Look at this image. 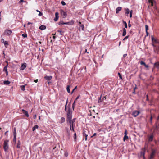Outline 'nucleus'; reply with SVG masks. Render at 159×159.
Returning <instances> with one entry per match:
<instances>
[{
  "label": "nucleus",
  "instance_id": "nucleus-27",
  "mask_svg": "<svg viewBox=\"0 0 159 159\" xmlns=\"http://www.w3.org/2000/svg\"><path fill=\"white\" fill-rule=\"evenodd\" d=\"M7 66H8V64H7V65L5 66L4 67V69H3V71H7Z\"/></svg>",
  "mask_w": 159,
  "mask_h": 159
},
{
  "label": "nucleus",
  "instance_id": "nucleus-26",
  "mask_svg": "<svg viewBox=\"0 0 159 159\" xmlns=\"http://www.w3.org/2000/svg\"><path fill=\"white\" fill-rule=\"evenodd\" d=\"M66 89L67 92L68 93H70V86L69 85H67L66 88Z\"/></svg>",
  "mask_w": 159,
  "mask_h": 159
},
{
  "label": "nucleus",
  "instance_id": "nucleus-17",
  "mask_svg": "<svg viewBox=\"0 0 159 159\" xmlns=\"http://www.w3.org/2000/svg\"><path fill=\"white\" fill-rule=\"evenodd\" d=\"M126 30L125 28H124L123 29V34H122V36H125L126 34Z\"/></svg>",
  "mask_w": 159,
  "mask_h": 159
},
{
  "label": "nucleus",
  "instance_id": "nucleus-64",
  "mask_svg": "<svg viewBox=\"0 0 159 159\" xmlns=\"http://www.w3.org/2000/svg\"><path fill=\"white\" fill-rule=\"evenodd\" d=\"M127 56V54H124L123 55V57L124 58L125 57Z\"/></svg>",
  "mask_w": 159,
  "mask_h": 159
},
{
  "label": "nucleus",
  "instance_id": "nucleus-53",
  "mask_svg": "<svg viewBox=\"0 0 159 159\" xmlns=\"http://www.w3.org/2000/svg\"><path fill=\"white\" fill-rule=\"evenodd\" d=\"M130 22V21H129V24H128V26L129 27H130L131 26V25L129 24Z\"/></svg>",
  "mask_w": 159,
  "mask_h": 159
},
{
  "label": "nucleus",
  "instance_id": "nucleus-52",
  "mask_svg": "<svg viewBox=\"0 0 159 159\" xmlns=\"http://www.w3.org/2000/svg\"><path fill=\"white\" fill-rule=\"evenodd\" d=\"M152 116H151L150 117V122L151 123H152Z\"/></svg>",
  "mask_w": 159,
  "mask_h": 159
},
{
  "label": "nucleus",
  "instance_id": "nucleus-19",
  "mask_svg": "<svg viewBox=\"0 0 159 159\" xmlns=\"http://www.w3.org/2000/svg\"><path fill=\"white\" fill-rule=\"evenodd\" d=\"M148 1L149 3L151 4V5L152 6H153V2H155L154 0H148Z\"/></svg>",
  "mask_w": 159,
  "mask_h": 159
},
{
  "label": "nucleus",
  "instance_id": "nucleus-45",
  "mask_svg": "<svg viewBox=\"0 0 159 159\" xmlns=\"http://www.w3.org/2000/svg\"><path fill=\"white\" fill-rule=\"evenodd\" d=\"M66 130H67V133L68 134H70V131L67 128H66Z\"/></svg>",
  "mask_w": 159,
  "mask_h": 159
},
{
  "label": "nucleus",
  "instance_id": "nucleus-2",
  "mask_svg": "<svg viewBox=\"0 0 159 159\" xmlns=\"http://www.w3.org/2000/svg\"><path fill=\"white\" fill-rule=\"evenodd\" d=\"M3 148L5 152L7 151L8 149V141L7 140H5L4 141Z\"/></svg>",
  "mask_w": 159,
  "mask_h": 159
},
{
  "label": "nucleus",
  "instance_id": "nucleus-59",
  "mask_svg": "<svg viewBox=\"0 0 159 159\" xmlns=\"http://www.w3.org/2000/svg\"><path fill=\"white\" fill-rule=\"evenodd\" d=\"M38 79H36V80H34V81L35 83H37L38 82Z\"/></svg>",
  "mask_w": 159,
  "mask_h": 159
},
{
  "label": "nucleus",
  "instance_id": "nucleus-6",
  "mask_svg": "<svg viewBox=\"0 0 159 159\" xmlns=\"http://www.w3.org/2000/svg\"><path fill=\"white\" fill-rule=\"evenodd\" d=\"M60 12H61V15L63 17H64V18L66 17L67 16V14H66V13L63 10H62V9L61 10Z\"/></svg>",
  "mask_w": 159,
  "mask_h": 159
},
{
  "label": "nucleus",
  "instance_id": "nucleus-39",
  "mask_svg": "<svg viewBox=\"0 0 159 159\" xmlns=\"http://www.w3.org/2000/svg\"><path fill=\"white\" fill-rule=\"evenodd\" d=\"M145 30H146V31H148V26L147 25H145Z\"/></svg>",
  "mask_w": 159,
  "mask_h": 159
},
{
  "label": "nucleus",
  "instance_id": "nucleus-18",
  "mask_svg": "<svg viewBox=\"0 0 159 159\" xmlns=\"http://www.w3.org/2000/svg\"><path fill=\"white\" fill-rule=\"evenodd\" d=\"M106 98H107V96H104L102 98L101 101H100V102H104L106 100Z\"/></svg>",
  "mask_w": 159,
  "mask_h": 159
},
{
  "label": "nucleus",
  "instance_id": "nucleus-28",
  "mask_svg": "<svg viewBox=\"0 0 159 159\" xmlns=\"http://www.w3.org/2000/svg\"><path fill=\"white\" fill-rule=\"evenodd\" d=\"M128 139V137L127 136L125 135L123 138V140L125 141V140H127Z\"/></svg>",
  "mask_w": 159,
  "mask_h": 159
},
{
  "label": "nucleus",
  "instance_id": "nucleus-57",
  "mask_svg": "<svg viewBox=\"0 0 159 159\" xmlns=\"http://www.w3.org/2000/svg\"><path fill=\"white\" fill-rule=\"evenodd\" d=\"M24 1L23 0H20V1H19V3H21L22 2H24Z\"/></svg>",
  "mask_w": 159,
  "mask_h": 159
},
{
  "label": "nucleus",
  "instance_id": "nucleus-8",
  "mask_svg": "<svg viewBox=\"0 0 159 159\" xmlns=\"http://www.w3.org/2000/svg\"><path fill=\"white\" fill-rule=\"evenodd\" d=\"M26 67V64L25 63H24L21 64L20 67V69L22 70H24Z\"/></svg>",
  "mask_w": 159,
  "mask_h": 159
},
{
  "label": "nucleus",
  "instance_id": "nucleus-16",
  "mask_svg": "<svg viewBox=\"0 0 159 159\" xmlns=\"http://www.w3.org/2000/svg\"><path fill=\"white\" fill-rule=\"evenodd\" d=\"M21 143L20 140H18L17 142V144L16 146V148H19L20 147Z\"/></svg>",
  "mask_w": 159,
  "mask_h": 159
},
{
  "label": "nucleus",
  "instance_id": "nucleus-13",
  "mask_svg": "<svg viewBox=\"0 0 159 159\" xmlns=\"http://www.w3.org/2000/svg\"><path fill=\"white\" fill-rule=\"evenodd\" d=\"M46 28V26L44 25H41L40 26L39 28V29H40L41 30H43L45 29Z\"/></svg>",
  "mask_w": 159,
  "mask_h": 159
},
{
  "label": "nucleus",
  "instance_id": "nucleus-9",
  "mask_svg": "<svg viewBox=\"0 0 159 159\" xmlns=\"http://www.w3.org/2000/svg\"><path fill=\"white\" fill-rule=\"evenodd\" d=\"M58 14H59L57 12L55 13V17L54 19V20L55 21H57L58 20L59 18Z\"/></svg>",
  "mask_w": 159,
  "mask_h": 159
},
{
  "label": "nucleus",
  "instance_id": "nucleus-33",
  "mask_svg": "<svg viewBox=\"0 0 159 159\" xmlns=\"http://www.w3.org/2000/svg\"><path fill=\"white\" fill-rule=\"evenodd\" d=\"M83 135L85 137V140L86 141L87 139V137L88 136V135H87L86 134H85V133L84 132L83 133Z\"/></svg>",
  "mask_w": 159,
  "mask_h": 159
},
{
  "label": "nucleus",
  "instance_id": "nucleus-43",
  "mask_svg": "<svg viewBox=\"0 0 159 159\" xmlns=\"http://www.w3.org/2000/svg\"><path fill=\"white\" fill-rule=\"evenodd\" d=\"M129 36L127 35L126 36H125L123 39V40H125L126 39H127L129 38Z\"/></svg>",
  "mask_w": 159,
  "mask_h": 159
},
{
  "label": "nucleus",
  "instance_id": "nucleus-58",
  "mask_svg": "<svg viewBox=\"0 0 159 159\" xmlns=\"http://www.w3.org/2000/svg\"><path fill=\"white\" fill-rule=\"evenodd\" d=\"M146 36H148L149 34L148 33V31H146Z\"/></svg>",
  "mask_w": 159,
  "mask_h": 159
},
{
  "label": "nucleus",
  "instance_id": "nucleus-46",
  "mask_svg": "<svg viewBox=\"0 0 159 159\" xmlns=\"http://www.w3.org/2000/svg\"><path fill=\"white\" fill-rule=\"evenodd\" d=\"M75 118H74L73 119H71V122L72 123H74L75 121Z\"/></svg>",
  "mask_w": 159,
  "mask_h": 159
},
{
  "label": "nucleus",
  "instance_id": "nucleus-60",
  "mask_svg": "<svg viewBox=\"0 0 159 159\" xmlns=\"http://www.w3.org/2000/svg\"><path fill=\"white\" fill-rule=\"evenodd\" d=\"M52 35H53V38L55 39L56 38V37L55 36V34H53Z\"/></svg>",
  "mask_w": 159,
  "mask_h": 159
},
{
  "label": "nucleus",
  "instance_id": "nucleus-25",
  "mask_svg": "<svg viewBox=\"0 0 159 159\" xmlns=\"http://www.w3.org/2000/svg\"><path fill=\"white\" fill-rule=\"evenodd\" d=\"M125 11L126 14H129L130 13L129 10L127 8L125 9Z\"/></svg>",
  "mask_w": 159,
  "mask_h": 159
},
{
  "label": "nucleus",
  "instance_id": "nucleus-51",
  "mask_svg": "<svg viewBox=\"0 0 159 159\" xmlns=\"http://www.w3.org/2000/svg\"><path fill=\"white\" fill-rule=\"evenodd\" d=\"M70 22H66V23H65V25H70Z\"/></svg>",
  "mask_w": 159,
  "mask_h": 159
},
{
  "label": "nucleus",
  "instance_id": "nucleus-32",
  "mask_svg": "<svg viewBox=\"0 0 159 159\" xmlns=\"http://www.w3.org/2000/svg\"><path fill=\"white\" fill-rule=\"evenodd\" d=\"M65 121V119L64 117H62L61 118V123H64Z\"/></svg>",
  "mask_w": 159,
  "mask_h": 159
},
{
  "label": "nucleus",
  "instance_id": "nucleus-23",
  "mask_svg": "<svg viewBox=\"0 0 159 159\" xmlns=\"http://www.w3.org/2000/svg\"><path fill=\"white\" fill-rule=\"evenodd\" d=\"M154 66L158 68H159V62L155 63Z\"/></svg>",
  "mask_w": 159,
  "mask_h": 159
},
{
  "label": "nucleus",
  "instance_id": "nucleus-35",
  "mask_svg": "<svg viewBox=\"0 0 159 159\" xmlns=\"http://www.w3.org/2000/svg\"><path fill=\"white\" fill-rule=\"evenodd\" d=\"M21 90L22 91H24L25 90V85H22L21 86Z\"/></svg>",
  "mask_w": 159,
  "mask_h": 159
},
{
  "label": "nucleus",
  "instance_id": "nucleus-47",
  "mask_svg": "<svg viewBox=\"0 0 159 159\" xmlns=\"http://www.w3.org/2000/svg\"><path fill=\"white\" fill-rule=\"evenodd\" d=\"M70 129L71 131H74V129L73 128V127H70Z\"/></svg>",
  "mask_w": 159,
  "mask_h": 159
},
{
  "label": "nucleus",
  "instance_id": "nucleus-20",
  "mask_svg": "<svg viewBox=\"0 0 159 159\" xmlns=\"http://www.w3.org/2000/svg\"><path fill=\"white\" fill-rule=\"evenodd\" d=\"M3 83L7 85L10 83V82L8 80H5L4 81Z\"/></svg>",
  "mask_w": 159,
  "mask_h": 159
},
{
  "label": "nucleus",
  "instance_id": "nucleus-11",
  "mask_svg": "<svg viewBox=\"0 0 159 159\" xmlns=\"http://www.w3.org/2000/svg\"><path fill=\"white\" fill-rule=\"evenodd\" d=\"M22 111L23 114H24L27 117H28L29 115L28 112V111L25 110L24 109H22Z\"/></svg>",
  "mask_w": 159,
  "mask_h": 159
},
{
  "label": "nucleus",
  "instance_id": "nucleus-44",
  "mask_svg": "<svg viewBox=\"0 0 159 159\" xmlns=\"http://www.w3.org/2000/svg\"><path fill=\"white\" fill-rule=\"evenodd\" d=\"M22 35L23 37L24 38L27 37V35L26 34H22Z\"/></svg>",
  "mask_w": 159,
  "mask_h": 159
},
{
  "label": "nucleus",
  "instance_id": "nucleus-29",
  "mask_svg": "<svg viewBox=\"0 0 159 159\" xmlns=\"http://www.w3.org/2000/svg\"><path fill=\"white\" fill-rule=\"evenodd\" d=\"M68 124H69L70 126L71 127H74V123H72L71 122V121H70V122H68Z\"/></svg>",
  "mask_w": 159,
  "mask_h": 159
},
{
  "label": "nucleus",
  "instance_id": "nucleus-42",
  "mask_svg": "<svg viewBox=\"0 0 159 159\" xmlns=\"http://www.w3.org/2000/svg\"><path fill=\"white\" fill-rule=\"evenodd\" d=\"M62 31V30H58L57 31V32L59 33V34L60 35H62V34L61 33Z\"/></svg>",
  "mask_w": 159,
  "mask_h": 159
},
{
  "label": "nucleus",
  "instance_id": "nucleus-7",
  "mask_svg": "<svg viewBox=\"0 0 159 159\" xmlns=\"http://www.w3.org/2000/svg\"><path fill=\"white\" fill-rule=\"evenodd\" d=\"M155 153L156 152L155 150H152V153L150 155V156L149 159H152L153 158L155 154Z\"/></svg>",
  "mask_w": 159,
  "mask_h": 159
},
{
  "label": "nucleus",
  "instance_id": "nucleus-56",
  "mask_svg": "<svg viewBox=\"0 0 159 159\" xmlns=\"http://www.w3.org/2000/svg\"><path fill=\"white\" fill-rule=\"evenodd\" d=\"M5 41H4V39H1V42L2 43H3L5 42Z\"/></svg>",
  "mask_w": 159,
  "mask_h": 159
},
{
  "label": "nucleus",
  "instance_id": "nucleus-54",
  "mask_svg": "<svg viewBox=\"0 0 159 159\" xmlns=\"http://www.w3.org/2000/svg\"><path fill=\"white\" fill-rule=\"evenodd\" d=\"M96 133H94L93 134V135L92 136H91V137L92 138V137H93V136H95L96 135Z\"/></svg>",
  "mask_w": 159,
  "mask_h": 159
},
{
  "label": "nucleus",
  "instance_id": "nucleus-21",
  "mask_svg": "<svg viewBox=\"0 0 159 159\" xmlns=\"http://www.w3.org/2000/svg\"><path fill=\"white\" fill-rule=\"evenodd\" d=\"M153 135H151L149 138L148 141H152L153 140Z\"/></svg>",
  "mask_w": 159,
  "mask_h": 159
},
{
  "label": "nucleus",
  "instance_id": "nucleus-41",
  "mask_svg": "<svg viewBox=\"0 0 159 159\" xmlns=\"http://www.w3.org/2000/svg\"><path fill=\"white\" fill-rule=\"evenodd\" d=\"M77 86H76L75 87V88L73 89L72 91V92H71V94H72V93H73V92H74V90L76 89L77 88Z\"/></svg>",
  "mask_w": 159,
  "mask_h": 159
},
{
  "label": "nucleus",
  "instance_id": "nucleus-50",
  "mask_svg": "<svg viewBox=\"0 0 159 159\" xmlns=\"http://www.w3.org/2000/svg\"><path fill=\"white\" fill-rule=\"evenodd\" d=\"M43 15V14L42 12H39V13L38 15L39 16H41Z\"/></svg>",
  "mask_w": 159,
  "mask_h": 159
},
{
  "label": "nucleus",
  "instance_id": "nucleus-14",
  "mask_svg": "<svg viewBox=\"0 0 159 159\" xmlns=\"http://www.w3.org/2000/svg\"><path fill=\"white\" fill-rule=\"evenodd\" d=\"M141 65H144V66L148 68V66L147 65H146L145 63L143 61H141L140 62Z\"/></svg>",
  "mask_w": 159,
  "mask_h": 159
},
{
  "label": "nucleus",
  "instance_id": "nucleus-49",
  "mask_svg": "<svg viewBox=\"0 0 159 159\" xmlns=\"http://www.w3.org/2000/svg\"><path fill=\"white\" fill-rule=\"evenodd\" d=\"M102 97V95H101L100 97L99 98V100H98V102L99 103L100 102V101H101V98Z\"/></svg>",
  "mask_w": 159,
  "mask_h": 159
},
{
  "label": "nucleus",
  "instance_id": "nucleus-37",
  "mask_svg": "<svg viewBox=\"0 0 159 159\" xmlns=\"http://www.w3.org/2000/svg\"><path fill=\"white\" fill-rule=\"evenodd\" d=\"M59 25H65V23L63 21H61L59 22Z\"/></svg>",
  "mask_w": 159,
  "mask_h": 159
},
{
  "label": "nucleus",
  "instance_id": "nucleus-36",
  "mask_svg": "<svg viewBox=\"0 0 159 159\" xmlns=\"http://www.w3.org/2000/svg\"><path fill=\"white\" fill-rule=\"evenodd\" d=\"M123 22L124 24V25H125V28H127V24L126 22L125 21H123Z\"/></svg>",
  "mask_w": 159,
  "mask_h": 159
},
{
  "label": "nucleus",
  "instance_id": "nucleus-55",
  "mask_svg": "<svg viewBox=\"0 0 159 159\" xmlns=\"http://www.w3.org/2000/svg\"><path fill=\"white\" fill-rule=\"evenodd\" d=\"M36 117H37V116L36 115H34V116H33V118L34 119H35L36 118Z\"/></svg>",
  "mask_w": 159,
  "mask_h": 159
},
{
  "label": "nucleus",
  "instance_id": "nucleus-34",
  "mask_svg": "<svg viewBox=\"0 0 159 159\" xmlns=\"http://www.w3.org/2000/svg\"><path fill=\"white\" fill-rule=\"evenodd\" d=\"M80 28H81L82 30L83 31L84 29V25H83V24L80 25Z\"/></svg>",
  "mask_w": 159,
  "mask_h": 159
},
{
  "label": "nucleus",
  "instance_id": "nucleus-63",
  "mask_svg": "<svg viewBox=\"0 0 159 159\" xmlns=\"http://www.w3.org/2000/svg\"><path fill=\"white\" fill-rule=\"evenodd\" d=\"M79 98V96H77L75 100V101H76Z\"/></svg>",
  "mask_w": 159,
  "mask_h": 159
},
{
  "label": "nucleus",
  "instance_id": "nucleus-61",
  "mask_svg": "<svg viewBox=\"0 0 159 159\" xmlns=\"http://www.w3.org/2000/svg\"><path fill=\"white\" fill-rule=\"evenodd\" d=\"M75 100L74 103L72 104V106H75Z\"/></svg>",
  "mask_w": 159,
  "mask_h": 159
},
{
  "label": "nucleus",
  "instance_id": "nucleus-62",
  "mask_svg": "<svg viewBox=\"0 0 159 159\" xmlns=\"http://www.w3.org/2000/svg\"><path fill=\"white\" fill-rule=\"evenodd\" d=\"M65 156L67 157L68 155V153H65Z\"/></svg>",
  "mask_w": 159,
  "mask_h": 159
},
{
  "label": "nucleus",
  "instance_id": "nucleus-10",
  "mask_svg": "<svg viewBox=\"0 0 159 159\" xmlns=\"http://www.w3.org/2000/svg\"><path fill=\"white\" fill-rule=\"evenodd\" d=\"M52 78V76H46L44 77V78L47 80H50Z\"/></svg>",
  "mask_w": 159,
  "mask_h": 159
},
{
  "label": "nucleus",
  "instance_id": "nucleus-1",
  "mask_svg": "<svg viewBox=\"0 0 159 159\" xmlns=\"http://www.w3.org/2000/svg\"><path fill=\"white\" fill-rule=\"evenodd\" d=\"M70 107L71 105L70 103L67 106L68 110L67 111L66 119L67 124L68 123V122H70L72 119V110L71 109Z\"/></svg>",
  "mask_w": 159,
  "mask_h": 159
},
{
  "label": "nucleus",
  "instance_id": "nucleus-3",
  "mask_svg": "<svg viewBox=\"0 0 159 159\" xmlns=\"http://www.w3.org/2000/svg\"><path fill=\"white\" fill-rule=\"evenodd\" d=\"M13 136L14 138L13 139V141L15 143H16V130L15 128L14 129V130L13 131Z\"/></svg>",
  "mask_w": 159,
  "mask_h": 159
},
{
  "label": "nucleus",
  "instance_id": "nucleus-5",
  "mask_svg": "<svg viewBox=\"0 0 159 159\" xmlns=\"http://www.w3.org/2000/svg\"><path fill=\"white\" fill-rule=\"evenodd\" d=\"M139 113L140 112L139 111H134L133 112L132 115L134 117H136L139 114Z\"/></svg>",
  "mask_w": 159,
  "mask_h": 159
},
{
  "label": "nucleus",
  "instance_id": "nucleus-40",
  "mask_svg": "<svg viewBox=\"0 0 159 159\" xmlns=\"http://www.w3.org/2000/svg\"><path fill=\"white\" fill-rule=\"evenodd\" d=\"M61 3L63 6H64L66 4L65 2H64L63 1H61Z\"/></svg>",
  "mask_w": 159,
  "mask_h": 159
},
{
  "label": "nucleus",
  "instance_id": "nucleus-30",
  "mask_svg": "<svg viewBox=\"0 0 159 159\" xmlns=\"http://www.w3.org/2000/svg\"><path fill=\"white\" fill-rule=\"evenodd\" d=\"M74 141H75L76 139V135L75 132L74 133Z\"/></svg>",
  "mask_w": 159,
  "mask_h": 159
},
{
  "label": "nucleus",
  "instance_id": "nucleus-48",
  "mask_svg": "<svg viewBox=\"0 0 159 159\" xmlns=\"http://www.w3.org/2000/svg\"><path fill=\"white\" fill-rule=\"evenodd\" d=\"M132 11L131 10L130 11V17H131L132 16Z\"/></svg>",
  "mask_w": 159,
  "mask_h": 159
},
{
  "label": "nucleus",
  "instance_id": "nucleus-22",
  "mask_svg": "<svg viewBox=\"0 0 159 159\" xmlns=\"http://www.w3.org/2000/svg\"><path fill=\"white\" fill-rule=\"evenodd\" d=\"M38 126L37 125H36L35 126H34L32 128V130L33 131H34L36 129H38Z\"/></svg>",
  "mask_w": 159,
  "mask_h": 159
},
{
  "label": "nucleus",
  "instance_id": "nucleus-15",
  "mask_svg": "<svg viewBox=\"0 0 159 159\" xmlns=\"http://www.w3.org/2000/svg\"><path fill=\"white\" fill-rule=\"evenodd\" d=\"M151 39L152 43H157V40L154 38L153 36H151Z\"/></svg>",
  "mask_w": 159,
  "mask_h": 159
},
{
  "label": "nucleus",
  "instance_id": "nucleus-31",
  "mask_svg": "<svg viewBox=\"0 0 159 159\" xmlns=\"http://www.w3.org/2000/svg\"><path fill=\"white\" fill-rule=\"evenodd\" d=\"M3 43H4V44L5 47H7V45H8L7 41H5V42Z\"/></svg>",
  "mask_w": 159,
  "mask_h": 159
},
{
  "label": "nucleus",
  "instance_id": "nucleus-12",
  "mask_svg": "<svg viewBox=\"0 0 159 159\" xmlns=\"http://www.w3.org/2000/svg\"><path fill=\"white\" fill-rule=\"evenodd\" d=\"M122 8L121 7H119L116 8V13L118 14L119 12L121 11Z\"/></svg>",
  "mask_w": 159,
  "mask_h": 159
},
{
  "label": "nucleus",
  "instance_id": "nucleus-38",
  "mask_svg": "<svg viewBox=\"0 0 159 159\" xmlns=\"http://www.w3.org/2000/svg\"><path fill=\"white\" fill-rule=\"evenodd\" d=\"M118 74L119 75V78L121 80L122 79V76H121V74L119 72H118Z\"/></svg>",
  "mask_w": 159,
  "mask_h": 159
},
{
  "label": "nucleus",
  "instance_id": "nucleus-24",
  "mask_svg": "<svg viewBox=\"0 0 159 159\" xmlns=\"http://www.w3.org/2000/svg\"><path fill=\"white\" fill-rule=\"evenodd\" d=\"M67 103H68V99L67 100L66 102V105H65V110L67 112V111H68V110H67Z\"/></svg>",
  "mask_w": 159,
  "mask_h": 159
},
{
  "label": "nucleus",
  "instance_id": "nucleus-4",
  "mask_svg": "<svg viewBox=\"0 0 159 159\" xmlns=\"http://www.w3.org/2000/svg\"><path fill=\"white\" fill-rule=\"evenodd\" d=\"M11 30H5L4 34L5 35H9L12 33Z\"/></svg>",
  "mask_w": 159,
  "mask_h": 159
}]
</instances>
